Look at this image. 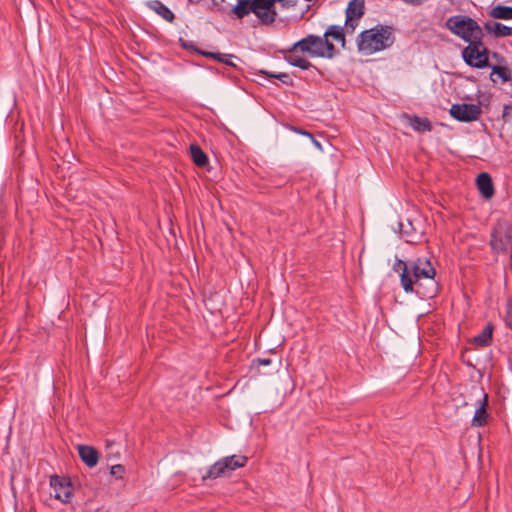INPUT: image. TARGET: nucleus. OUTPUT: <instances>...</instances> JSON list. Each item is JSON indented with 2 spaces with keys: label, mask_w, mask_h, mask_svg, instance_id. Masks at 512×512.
Instances as JSON below:
<instances>
[{
  "label": "nucleus",
  "mask_w": 512,
  "mask_h": 512,
  "mask_svg": "<svg viewBox=\"0 0 512 512\" xmlns=\"http://www.w3.org/2000/svg\"><path fill=\"white\" fill-rule=\"evenodd\" d=\"M394 270L400 273L401 285L406 293L415 292L423 299L437 294L436 271L429 259L417 258L409 263L398 260Z\"/></svg>",
  "instance_id": "obj_1"
},
{
  "label": "nucleus",
  "mask_w": 512,
  "mask_h": 512,
  "mask_svg": "<svg viewBox=\"0 0 512 512\" xmlns=\"http://www.w3.org/2000/svg\"><path fill=\"white\" fill-rule=\"evenodd\" d=\"M395 42L393 28L386 25H376L362 31L357 37L358 51L365 55L390 48Z\"/></svg>",
  "instance_id": "obj_2"
},
{
  "label": "nucleus",
  "mask_w": 512,
  "mask_h": 512,
  "mask_svg": "<svg viewBox=\"0 0 512 512\" xmlns=\"http://www.w3.org/2000/svg\"><path fill=\"white\" fill-rule=\"evenodd\" d=\"M232 12L239 19L254 14L265 25L272 24L277 17L276 7L271 0H238Z\"/></svg>",
  "instance_id": "obj_3"
},
{
  "label": "nucleus",
  "mask_w": 512,
  "mask_h": 512,
  "mask_svg": "<svg viewBox=\"0 0 512 512\" xmlns=\"http://www.w3.org/2000/svg\"><path fill=\"white\" fill-rule=\"evenodd\" d=\"M446 27L468 44L476 40H483L484 38V33L479 24L466 15L449 17L446 21Z\"/></svg>",
  "instance_id": "obj_4"
},
{
  "label": "nucleus",
  "mask_w": 512,
  "mask_h": 512,
  "mask_svg": "<svg viewBox=\"0 0 512 512\" xmlns=\"http://www.w3.org/2000/svg\"><path fill=\"white\" fill-rule=\"evenodd\" d=\"M301 51L309 54L311 57L333 58L336 49L332 42H328L324 36L309 34L306 37L295 42L291 46V51Z\"/></svg>",
  "instance_id": "obj_5"
},
{
  "label": "nucleus",
  "mask_w": 512,
  "mask_h": 512,
  "mask_svg": "<svg viewBox=\"0 0 512 512\" xmlns=\"http://www.w3.org/2000/svg\"><path fill=\"white\" fill-rule=\"evenodd\" d=\"M247 460L248 458L243 455L223 457L208 468L206 474L202 476V479H216L222 476H227L237 468L244 467Z\"/></svg>",
  "instance_id": "obj_6"
},
{
  "label": "nucleus",
  "mask_w": 512,
  "mask_h": 512,
  "mask_svg": "<svg viewBox=\"0 0 512 512\" xmlns=\"http://www.w3.org/2000/svg\"><path fill=\"white\" fill-rule=\"evenodd\" d=\"M488 54L489 51L485 47L483 40L473 41L462 50V57L465 63L477 69L489 67Z\"/></svg>",
  "instance_id": "obj_7"
},
{
  "label": "nucleus",
  "mask_w": 512,
  "mask_h": 512,
  "mask_svg": "<svg viewBox=\"0 0 512 512\" xmlns=\"http://www.w3.org/2000/svg\"><path fill=\"white\" fill-rule=\"evenodd\" d=\"M512 243V227L506 221H499L493 229L491 247L496 253L506 251Z\"/></svg>",
  "instance_id": "obj_8"
},
{
  "label": "nucleus",
  "mask_w": 512,
  "mask_h": 512,
  "mask_svg": "<svg viewBox=\"0 0 512 512\" xmlns=\"http://www.w3.org/2000/svg\"><path fill=\"white\" fill-rule=\"evenodd\" d=\"M450 115L460 122H473L480 118L482 109L477 104L456 103L450 108Z\"/></svg>",
  "instance_id": "obj_9"
},
{
  "label": "nucleus",
  "mask_w": 512,
  "mask_h": 512,
  "mask_svg": "<svg viewBox=\"0 0 512 512\" xmlns=\"http://www.w3.org/2000/svg\"><path fill=\"white\" fill-rule=\"evenodd\" d=\"M49 482L53 489L55 499L62 503H69L71 501L73 496V485L69 478L52 475Z\"/></svg>",
  "instance_id": "obj_10"
},
{
  "label": "nucleus",
  "mask_w": 512,
  "mask_h": 512,
  "mask_svg": "<svg viewBox=\"0 0 512 512\" xmlns=\"http://www.w3.org/2000/svg\"><path fill=\"white\" fill-rule=\"evenodd\" d=\"M364 14V1L351 0L346 8L345 31L353 33Z\"/></svg>",
  "instance_id": "obj_11"
},
{
  "label": "nucleus",
  "mask_w": 512,
  "mask_h": 512,
  "mask_svg": "<svg viewBox=\"0 0 512 512\" xmlns=\"http://www.w3.org/2000/svg\"><path fill=\"white\" fill-rule=\"evenodd\" d=\"M481 398L477 400L474 416L472 418V426L481 427L484 426L488 421L487 404L488 396L482 388L479 389Z\"/></svg>",
  "instance_id": "obj_12"
},
{
  "label": "nucleus",
  "mask_w": 512,
  "mask_h": 512,
  "mask_svg": "<svg viewBox=\"0 0 512 512\" xmlns=\"http://www.w3.org/2000/svg\"><path fill=\"white\" fill-rule=\"evenodd\" d=\"M78 453L81 460L90 468L98 463V452L95 448L87 445H79Z\"/></svg>",
  "instance_id": "obj_13"
},
{
  "label": "nucleus",
  "mask_w": 512,
  "mask_h": 512,
  "mask_svg": "<svg viewBox=\"0 0 512 512\" xmlns=\"http://www.w3.org/2000/svg\"><path fill=\"white\" fill-rule=\"evenodd\" d=\"M345 27H341L338 25H330L325 33L324 38L327 39L328 42L335 41L341 45V47L345 46V35H344Z\"/></svg>",
  "instance_id": "obj_14"
},
{
  "label": "nucleus",
  "mask_w": 512,
  "mask_h": 512,
  "mask_svg": "<svg viewBox=\"0 0 512 512\" xmlns=\"http://www.w3.org/2000/svg\"><path fill=\"white\" fill-rule=\"evenodd\" d=\"M147 6L168 22H173L175 19L174 13L159 0L149 1Z\"/></svg>",
  "instance_id": "obj_15"
},
{
  "label": "nucleus",
  "mask_w": 512,
  "mask_h": 512,
  "mask_svg": "<svg viewBox=\"0 0 512 512\" xmlns=\"http://www.w3.org/2000/svg\"><path fill=\"white\" fill-rule=\"evenodd\" d=\"M477 186L485 198H490L494 193L492 179L488 173L484 172L478 175Z\"/></svg>",
  "instance_id": "obj_16"
},
{
  "label": "nucleus",
  "mask_w": 512,
  "mask_h": 512,
  "mask_svg": "<svg viewBox=\"0 0 512 512\" xmlns=\"http://www.w3.org/2000/svg\"><path fill=\"white\" fill-rule=\"evenodd\" d=\"M484 28L494 34L496 37H507L512 35V27L500 22H487Z\"/></svg>",
  "instance_id": "obj_17"
},
{
  "label": "nucleus",
  "mask_w": 512,
  "mask_h": 512,
  "mask_svg": "<svg viewBox=\"0 0 512 512\" xmlns=\"http://www.w3.org/2000/svg\"><path fill=\"white\" fill-rule=\"evenodd\" d=\"M297 51H291V48L288 49V54L285 56V60L292 66L298 67L302 70H308L313 65L307 59L296 54Z\"/></svg>",
  "instance_id": "obj_18"
},
{
  "label": "nucleus",
  "mask_w": 512,
  "mask_h": 512,
  "mask_svg": "<svg viewBox=\"0 0 512 512\" xmlns=\"http://www.w3.org/2000/svg\"><path fill=\"white\" fill-rule=\"evenodd\" d=\"M410 126L417 132L431 131L432 125L428 118L413 116L409 119Z\"/></svg>",
  "instance_id": "obj_19"
},
{
  "label": "nucleus",
  "mask_w": 512,
  "mask_h": 512,
  "mask_svg": "<svg viewBox=\"0 0 512 512\" xmlns=\"http://www.w3.org/2000/svg\"><path fill=\"white\" fill-rule=\"evenodd\" d=\"M190 154L193 162L197 166L204 167L207 165L208 157L198 145L192 144L190 146Z\"/></svg>",
  "instance_id": "obj_20"
},
{
  "label": "nucleus",
  "mask_w": 512,
  "mask_h": 512,
  "mask_svg": "<svg viewBox=\"0 0 512 512\" xmlns=\"http://www.w3.org/2000/svg\"><path fill=\"white\" fill-rule=\"evenodd\" d=\"M200 53L205 57L212 58L219 62L225 63L226 65H229L232 67L236 66V64L233 62V59L236 58V56L233 54H223V53L206 52V51H201Z\"/></svg>",
  "instance_id": "obj_21"
},
{
  "label": "nucleus",
  "mask_w": 512,
  "mask_h": 512,
  "mask_svg": "<svg viewBox=\"0 0 512 512\" xmlns=\"http://www.w3.org/2000/svg\"><path fill=\"white\" fill-rule=\"evenodd\" d=\"M490 15L495 19L511 20L512 19V7L497 5L491 9Z\"/></svg>",
  "instance_id": "obj_22"
},
{
  "label": "nucleus",
  "mask_w": 512,
  "mask_h": 512,
  "mask_svg": "<svg viewBox=\"0 0 512 512\" xmlns=\"http://www.w3.org/2000/svg\"><path fill=\"white\" fill-rule=\"evenodd\" d=\"M492 332H493V329H492V326L491 325H487L480 334L476 335L474 337V343L479 345V346H486L489 344V342L491 341V338H492Z\"/></svg>",
  "instance_id": "obj_23"
},
{
  "label": "nucleus",
  "mask_w": 512,
  "mask_h": 512,
  "mask_svg": "<svg viewBox=\"0 0 512 512\" xmlns=\"http://www.w3.org/2000/svg\"><path fill=\"white\" fill-rule=\"evenodd\" d=\"M494 75H497L503 82H507L511 79L510 73L506 67L502 66H492V72H491V80L495 82V79L493 78Z\"/></svg>",
  "instance_id": "obj_24"
},
{
  "label": "nucleus",
  "mask_w": 512,
  "mask_h": 512,
  "mask_svg": "<svg viewBox=\"0 0 512 512\" xmlns=\"http://www.w3.org/2000/svg\"><path fill=\"white\" fill-rule=\"evenodd\" d=\"M265 74L267 76H269V77L276 78V79L280 80L284 84H291L292 83V79H291V77L287 73H270V72H265Z\"/></svg>",
  "instance_id": "obj_25"
},
{
  "label": "nucleus",
  "mask_w": 512,
  "mask_h": 512,
  "mask_svg": "<svg viewBox=\"0 0 512 512\" xmlns=\"http://www.w3.org/2000/svg\"><path fill=\"white\" fill-rule=\"evenodd\" d=\"M505 322L507 326L512 330V300H509L506 305Z\"/></svg>",
  "instance_id": "obj_26"
},
{
  "label": "nucleus",
  "mask_w": 512,
  "mask_h": 512,
  "mask_svg": "<svg viewBox=\"0 0 512 512\" xmlns=\"http://www.w3.org/2000/svg\"><path fill=\"white\" fill-rule=\"evenodd\" d=\"M124 471L125 469L121 464L112 465L110 468V474L119 479L123 477Z\"/></svg>",
  "instance_id": "obj_27"
},
{
  "label": "nucleus",
  "mask_w": 512,
  "mask_h": 512,
  "mask_svg": "<svg viewBox=\"0 0 512 512\" xmlns=\"http://www.w3.org/2000/svg\"><path fill=\"white\" fill-rule=\"evenodd\" d=\"M502 118L504 121H509L512 119V104L504 106Z\"/></svg>",
  "instance_id": "obj_28"
},
{
  "label": "nucleus",
  "mask_w": 512,
  "mask_h": 512,
  "mask_svg": "<svg viewBox=\"0 0 512 512\" xmlns=\"http://www.w3.org/2000/svg\"><path fill=\"white\" fill-rule=\"evenodd\" d=\"M271 362H272V361H271V359H269V358H259V359H257V360H256V363H257V365H259V366H261V365H263V366H268V365H270V364H271Z\"/></svg>",
  "instance_id": "obj_29"
},
{
  "label": "nucleus",
  "mask_w": 512,
  "mask_h": 512,
  "mask_svg": "<svg viewBox=\"0 0 512 512\" xmlns=\"http://www.w3.org/2000/svg\"><path fill=\"white\" fill-rule=\"evenodd\" d=\"M293 130L296 133H298V134H301L303 136L309 137L310 139H313V135L310 132H308V131H304V130H301V129H298V128H294Z\"/></svg>",
  "instance_id": "obj_30"
},
{
  "label": "nucleus",
  "mask_w": 512,
  "mask_h": 512,
  "mask_svg": "<svg viewBox=\"0 0 512 512\" xmlns=\"http://www.w3.org/2000/svg\"><path fill=\"white\" fill-rule=\"evenodd\" d=\"M293 130L296 133H298V134H301L303 136L309 137L310 139H313V135L310 132H308V131H304V130H301V129H298V128H294Z\"/></svg>",
  "instance_id": "obj_31"
},
{
  "label": "nucleus",
  "mask_w": 512,
  "mask_h": 512,
  "mask_svg": "<svg viewBox=\"0 0 512 512\" xmlns=\"http://www.w3.org/2000/svg\"><path fill=\"white\" fill-rule=\"evenodd\" d=\"M311 140H312V142H313V144H314V146L316 148H318L319 150H322V146H321V143L319 141H317L314 137Z\"/></svg>",
  "instance_id": "obj_32"
}]
</instances>
